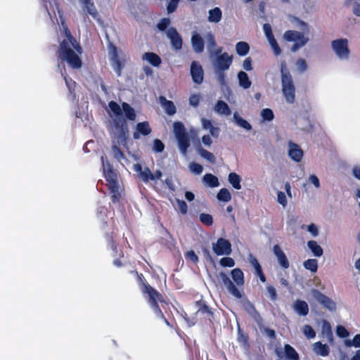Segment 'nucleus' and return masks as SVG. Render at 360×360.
<instances>
[{
	"label": "nucleus",
	"instance_id": "nucleus-36",
	"mask_svg": "<svg viewBox=\"0 0 360 360\" xmlns=\"http://www.w3.org/2000/svg\"><path fill=\"white\" fill-rule=\"evenodd\" d=\"M236 51L238 55L245 56L250 51V46L247 42L239 41L236 44Z\"/></svg>",
	"mask_w": 360,
	"mask_h": 360
},
{
	"label": "nucleus",
	"instance_id": "nucleus-34",
	"mask_svg": "<svg viewBox=\"0 0 360 360\" xmlns=\"http://www.w3.org/2000/svg\"><path fill=\"white\" fill-rule=\"evenodd\" d=\"M204 183L211 188L219 186V182L218 178L212 174L208 173L203 176Z\"/></svg>",
	"mask_w": 360,
	"mask_h": 360
},
{
	"label": "nucleus",
	"instance_id": "nucleus-64",
	"mask_svg": "<svg viewBox=\"0 0 360 360\" xmlns=\"http://www.w3.org/2000/svg\"><path fill=\"white\" fill-rule=\"evenodd\" d=\"M337 335L342 338H347L349 335L348 330L342 326H338L336 329Z\"/></svg>",
	"mask_w": 360,
	"mask_h": 360
},
{
	"label": "nucleus",
	"instance_id": "nucleus-61",
	"mask_svg": "<svg viewBox=\"0 0 360 360\" xmlns=\"http://www.w3.org/2000/svg\"><path fill=\"white\" fill-rule=\"evenodd\" d=\"M238 340L243 342L245 345L248 344L249 336L247 333L243 332V330L238 327Z\"/></svg>",
	"mask_w": 360,
	"mask_h": 360
},
{
	"label": "nucleus",
	"instance_id": "nucleus-1",
	"mask_svg": "<svg viewBox=\"0 0 360 360\" xmlns=\"http://www.w3.org/2000/svg\"><path fill=\"white\" fill-rule=\"evenodd\" d=\"M107 129L112 143L125 146L129 136L128 120H134L136 114H108Z\"/></svg>",
	"mask_w": 360,
	"mask_h": 360
},
{
	"label": "nucleus",
	"instance_id": "nucleus-13",
	"mask_svg": "<svg viewBox=\"0 0 360 360\" xmlns=\"http://www.w3.org/2000/svg\"><path fill=\"white\" fill-rule=\"evenodd\" d=\"M191 75L193 81L197 84H200L204 79V70L202 67L197 62L193 61L191 65Z\"/></svg>",
	"mask_w": 360,
	"mask_h": 360
},
{
	"label": "nucleus",
	"instance_id": "nucleus-16",
	"mask_svg": "<svg viewBox=\"0 0 360 360\" xmlns=\"http://www.w3.org/2000/svg\"><path fill=\"white\" fill-rule=\"evenodd\" d=\"M273 252H274V254L276 255L281 266L284 269L289 268V266H290L289 261H288L285 254L282 250V249L281 248V247L278 244H276L274 245Z\"/></svg>",
	"mask_w": 360,
	"mask_h": 360
},
{
	"label": "nucleus",
	"instance_id": "nucleus-37",
	"mask_svg": "<svg viewBox=\"0 0 360 360\" xmlns=\"http://www.w3.org/2000/svg\"><path fill=\"white\" fill-rule=\"evenodd\" d=\"M229 181L235 189L239 190L241 188V178L238 174L231 172L229 174Z\"/></svg>",
	"mask_w": 360,
	"mask_h": 360
},
{
	"label": "nucleus",
	"instance_id": "nucleus-4",
	"mask_svg": "<svg viewBox=\"0 0 360 360\" xmlns=\"http://www.w3.org/2000/svg\"><path fill=\"white\" fill-rule=\"evenodd\" d=\"M283 37L287 41L295 42V44L291 47V51L293 52L304 46L308 41V38L305 37L303 33L295 30L285 31L283 34Z\"/></svg>",
	"mask_w": 360,
	"mask_h": 360
},
{
	"label": "nucleus",
	"instance_id": "nucleus-52",
	"mask_svg": "<svg viewBox=\"0 0 360 360\" xmlns=\"http://www.w3.org/2000/svg\"><path fill=\"white\" fill-rule=\"evenodd\" d=\"M345 345L347 347H360V334L355 335L352 340H347Z\"/></svg>",
	"mask_w": 360,
	"mask_h": 360
},
{
	"label": "nucleus",
	"instance_id": "nucleus-58",
	"mask_svg": "<svg viewBox=\"0 0 360 360\" xmlns=\"http://www.w3.org/2000/svg\"><path fill=\"white\" fill-rule=\"evenodd\" d=\"M266 288L270 300L273 302L277 300L278 295L276 288L271 285H266Z\"/></svg>",
	"mask_w": 360,
	"mask_h": 360
},
{
	"label": "nucleus",
	"instance_id": "nucleus-15",
	"mask_svg": "<svg viewBox=\"0 0 360 360\" xmlns=\"http://www.w3.org/2000/svg\"><path fill=\"white\" fill-rule=\"evenodd\" d=\"M136 275L137 276L139 286L143 294L147 295L148 296L153 293L155 294V292L158 290L148 284L143 274H139L136 271Z\"/></svg>",
	"mask_w": 360,
	"mask_h": 360
},
{
	"label": "nucleus",
	"instance_id": "nucleus-31",
	"mask_svg": "<svg viewBox=\"0 0 360 360\" xmlns=\"http://www.w3.org/2000/svg\"><path fill=\"white\" fill-rule=\"evenodd\" d=\"M284 354L287 360H299L300 355L289 344L284 345Z\"/></svg>",
	"mask_w": 360,
	"mask_h": 360
},
{
	"label": "nucleus",
	"instance_id": "nucleus-26",
	"mask_svg": "<svg viewBox=\"0 0 360 360\" xmlns=\"http://www.w3.org/2000/svg\"><path fill=\"white\" fill-rule=\"evenodd\" d=\"M143 60H146L154 67H158L162 63L161 58L153 52H146L143 55Z\"/></svg>",
	"mask_w": 360,
	"mask_h": 360
},
{
	"label": "nucleus",
	"instance_id": "nucleus-35",
	"mask_svg": "<svg viewBox=\"0 0 360 360\" xmlns=\"http://www.w3.org/2000/svg\"><path fill=\"white\" fill-rule=\"evenodd\" d=\"M307 246L312 252L314 256L321 257L323 255V251L322 248L315 240H309L307 242Z\"/></svg>",
	"mask_w": 360,
	"mask_h": 360
},
{
	"label": "nucleus",
	"instance_id": "nucleus-3",
	"mask_svg": "<svg viewBox=\"0 0 360 360\" xmlns=\"http://www.w3.org/2000/svg\"><path fill=\"white\" fill-rule=\"evenodd\" d=\"M281 75L282 92L283 96L288 103H293L295 100V86L294 85L292 77L285 60H283L281 63Z\"/></svg>",
	"mask_w": 360,
	"mask_h": 360
},
{
	"label": "nucleus",
	"instance_id": "nucleus-53",
	"mask_svg": "<svg viewBox=\"0 0 360 360\" xmlns=\"http://www.w3.org/2000/svg\"><path fill=\"white\" fill-rule=\"evenodd\" d=\"M268 41L274 51V54L276 56L280 55L281 53V49L278 46L276 39L274 38V36L269 39Z\"/></svg>",
	"mask_w": 360,
	"mask_h": 360
},
{
	"label": "nucleus",
	"instance_id": "nucleus-56",
	"mask_svg": "<svg viewBox=\"0 0 360 360\" xmlns=\"http://www.w3.org/2000/svg\"><path fill=\"white\" fill-rule=\"evenodd\" d=\"M176 204L179 212L185 215L188 213V205L183 200L176 199Z\"/></svg>",
	"mask_w": 360,
	"mask_h": 360
},
{
	"label": "nucleus",
	"instance_id": "nucleus-8",
	"mask_svg": "<svg viewBox=\"0 0 360 360\" xmlns=\"http://www.w3.org/2000/svg\"><path fill=\"white\" fill-rule=\"evenodd\" d=\"M212 250L217 255H229L232 252L231 243L227 239L219 238L212 244Z\"/></svg>",
	"mask_w": 360,
	"mask_h": 360
},
{
	"label": "nucleus",
	"instance_id": "nucleus-9",
	"mask_svg": "<svg viewBox=\"0 0 360 360\" xmlns=\"http://www.w3.org/2000/svg\"><path fill=\"white\" fill-rule=\"evenodd\" d=\"M163 302V296L158 291L155 292V294L153 293L148 296V303L150 304L151 308L154 310L155 314L157 315V316L163 319L165 322L169 324L158 304V302Z\"/></svg>",
	"mask_w": 360,
	"mask_h": 360
},
{
	"label": "nucleus",
	"instance_id": "nucleus-7",
	"mask_svg": "<svg viewBox=\"0 0 360 360\" xmlns=\"http://www.w3.org/2000/svg\"><path fill=\"white\" fill-rule=\"evenodd\" d=\"M217 277L221 279V283L226 288L228 292L237 299H240L243 294L240 290L236 286L233 281L229 278V276L223 271L219 273Z\"/></svg>",
	"mask_w": 360,
	"mask_h": 360
},
{
	"label": "nucleus",
	"instance_id": "nucleus-60",
	"mask_svg": "<svg viewBox=\"0 0 360 360\" xmlns=\"http://www.w3.org/2000/svg\"><path fill=\"white\" fill-rule=\"evenodd\" d=\"M189 169H191V171L195 174H200L202 172V170H203V167L201 165H200L199 163H197V162H191L190 165H189Z\"/></svg>",
	"mask_w": 360,
	"mask_h": 360
},
{
	"label": "nucleus",
	"instance_id": "nucleus-45",
	"mask_svg": "<svg viewBox=\"0 0 360 360\" xmlns=\"http://www.w3.org/2000/svg\"><path fill=\"white\" fill-rule=\"evenodd\" d=\"M214 110L216 112H231L228 104L223 101H218Z\"/></svg>",
	"mask_w": 360,
	"mask_h": 360
},
{
	"label": "nucleus",
	"instance_id": "nucleus-51",
	"mask_svg": "<svg viewBox=\"0 0 360 360\" xmlns=\"http://www.w3.org/2000/svg\"><path fill=\"white\" fill-rule=\"evenodd\" d=\"M171 20L168 18H163L157 24V28L161 31H165L167 27L170 25Z\"/></svg>",
	"mask_w": 360,
	"mask_h": 360
},
{
	"label": "nucleus",
	"instance_id": "nucleus-19",
	"mask_svg": "<svg viewBox=\"0 0 360 360\" xmlns=\"http://www.w3.org/2000/svg\"><path fill=\"white\" fill-rule=\"evenodd\" d=\"M104 177L107 181V186L117 184L118 183L117 174L113 169L112 165H108V168L103 167Z\"/></svg>",
	"mask_w": 360,
	"mask_h": 360
},
{
	"label": "nucleus",
	"instance_id": "nucleus-43",
	"mask_svg": "<svg viewBox=\"0 0 360 360\" xmlns=\"http://www.w3.org/2000/svg\"><path fill=\"white\" fill-rule=\"evenodd\" d=\"M174 133L176 138L188 134L184 124L180 122L174 123Z\"/></svg>",
	"mask_w": 360,
	"mask_h": 360
},
{
	"label": "nucleus",
	"instance_id": "nucleus-62",
	"mask_svg": "<svg viewBox=\"0 0 360 360\" xmlns=\"http://www.w3.org/2000/svg\"><path fill=\"white\" fill-rule=\"evenodd\" d=\"M179 0H170L167 4V9L169 13L174 12L178 6Z\"/></svg>",
	"mask_w": 360,
	"mask_h": 360
},
{
	"label": "nucleus",
	"instance_id": "nucleus-21",
	"mask_svg": "<svg viewBox=\"0 0 360 360\" xmlns=\"http://www.w3.org/2000/svg\"><path fill=\"white\" fill-rule=\"evenodd\" d=\"M179 149L181 153L186 155L188 148L190 147V138L188 134L176 137Z\"/></svg>",
	"mask_w": 360,
	"mask_h": 360
},
{
	"label": "nucleus",
	"instance_id": "nucleus-59",
	"mask_svg": "<svg viewBox=\"0 0 360 360\" xmlns=\"http://www.w3.org/2000/svg\"><path fill=\"white\" fill-rule=\"evenodd\" d=\"M111 62H112V65L114 70L116 72L117 75L118 76H120L123 66H122V62H121L120 58H117V59H114V60H111Z\"/></svg>",
	"mask_w": 360,
	"mask_h": 360
},
{
	"label": "nucleus",
	"instance_id": "nucleus-14",
	"mask_svg": "<svg viewBox=\"0 0 360 360\" xmlns=\"http://www.w3.org/2000/svg\"><path fill=\"white\" fill-rule=\"evenodd\" d=\"M167 36L170 39L171 45L175 50L182 48V38L174 27H169L167 30Z\"/></svg>",
	"mask_w": 360,
	"mask_h": 360
},
{
	"label": "nucleus",
	"instance_id": "nucleus-54",
	"mask_svg": "<svg viewBox=\"0 0 360 360\" xmlns=\"http://www.w3.org/2000/svg\"><path fill=\"white\" fill-rule=\"evenodd\" d=\"M219 264L223 267H233L235 266V261L231 257H225L219 260Z\"/></svg>",
	"mask_w": 360,
	"mask_h": 360
},
{
	"label": "nucleus",
	"instance_id": "nucleus-11",
	"mask_svg": "<svg viewBox=\"0 0 360 360\" xmlns=\"http://www.w3.org/2000/svg\"><path fill=\"white\" fill-rule=\"evenodd\" d=\"M311 294L321 304L323 307L329 309L330 311H334L336 309L335 303L321 292L316 289L311 290Z\"/></svg>",
	"mask_w": 360,
	"mask_h": 360
},
{
	"label": "nucleus",
	"instance_id": "nucleus-30",
	"mask_svg": "<svg viewBox=\"0 0 360 360\" xmlns=\"http://www.w3.org/2000/svg\"><path fill=\"white\" fill-rule=\"evenodd\" d=\"M111 194V201L114 203H118L121 199L122 195L120 191L119 184L108 186Z\"/></svg>",
	"mask_w": 360,
	"mask_h": 360
},
{
	"label": "nucleus",
	"instance_id": "nucleus-5",
	"mask_svg": "<svg viewBox=\"0 0 360 360\" xmlns=\"http://www.w3.org/2000/svg\"><path fill=\"white\" fill-rule=\"evenodd\" d=\"M233 62V56L227 52H224L220 56H217L212 61L214 70L226 71L229 69Z\"/></svg>",
	"mask_w": 360,
	"mask_h": 360
},
{
	"label": "nucleus",
	"instance_id": "nucleus-46",
	"mask_svg": "<svg viewBox=\"0 0 360 360\" xmlns=\"http://www.w3.org/2000/svg\"><path fill=\"white\" fill-rule=\"evenodd\" d=\"M198 151L201 157L206 159L211 163H214L215 162V157L211 152L201 148L200 146L198 149Z\"/></svg>",
	"mask_w": 360,
	"mask_h": 360
},
{
	"label": "nucleus",
	"instance_id": "nucleus-48",
	"mask_svg": "<svg viewBox=\"0 0 360 360\" xmlns=\"http://www.w3.org/2000/svg\"><path fill=\"white\" fill-rule=\"evenodd\" d=\"M240 114H233V117L236 120V122L241 127L245 129L246 130H250L251 129L250 124L243 119L239 116Z\"/></svg>",
	"mask_w": 360,
	"mask_h": 360
},
{
	"label": "nucleus",
	"instance_id": "nucleus-40",
	"mask_svg": "<svg viewBox=\"0 0 360 360\" xmlns=\"http://www.w3.org/2000/svg\"><path fill=\"white\" fill-rule=\"evenodd\" d=\"M248 306L250 307L251 311H249V314H251L252 317L257 322L259 326H261L263 321V319L258 311L256 309L254 304L252 303H249Z\"/></svg>",
	"mask_w": 360,
	"mask_h": 360
},
{
	"label": "nucleus",
	"instance_id": "nucleus-42",
	"mask_svg": "<svg viewBox=\"0 0 360 360\" xmlns=\"http://www.w3.org/2000/svg\"><path fill=\"white\" fill-rule=\"evenodd\" d=\"M303 265L306 269L309 270L313 273L317 271L318 262L316 259H308L304 262Z\"/></svg>",
	"mask_w": 360,
	"mask_h": 360
},
{
	"label": "nucleus",
	"instance_id": "nucleus-44",
	"mask_svg": "<svg viewBox=\"0 0 360 360\" xmlns=\"http://www.w3.org/2000/svg\"><path fill=\"white\" fill-rule=\"evenodd\" d=\"M207 38V49L208 51V53H212V50H214L217 47V43L215 40L214 36L209 33L206 36Z\"/></svg>",
	"mask_w": 360,
	"mask_h": 360
},
{
	"label": "nucleus",
	"instance_id": "nucleus-57",
	"mask_svg": "<svg viewBox=\"0 0 360 360\" xmlns=\"http://www.w3.org/2000/svg\"><path fill=\"white\" fill-rule=\"evenodd\" d=\"M303 333L309 339H312L316 336V332L314 328L309 325H305L303 327Z\"/></svg>",
	"mask_w": 360,
	"mask_h": 360
},
{
	"label": "nucleus",
	"instance_id": "nucleus-6",
	"mask_svg": "<svg viewBox=\"0 0 360 360\" xmlns=\"http://www.w3.org/2000/svg\"><path fill=\"white\" fill-rule=\"evenodd\" d=\"M331 45L333 51L340 58H348L349 49L348 48V41L347 39L333 40Z\"/></svg>",
	"mask_w": 360,
	"mask_h": 360
},
{
	"label": "nucleus",
	"instance_id": "nucleus-39",
	"mask_svg": "<svg viewBox=\"0 0 360 360\" xmlns=\"http://www.w3.org/2000/svg\"><path fill=\"white\" fill-rule=\"evenodd\" d=\"M217 198L219 201L222 202H229L231 200V194L230 191L226 188H223L219 190L217 195Z\"/></svg>",
	"mask_w": 360,
	"mask_h": 360
},
{
	"label": "nucleus",
	"instance_id": "nucleus-17",
	"mask_svg": "<svg viewBox=\"0 0 360 360\" xmlns=\"http://www.w3.org/2000/svg\"><path fill=\"white\" fill-rule=\"evenodd\" d=\"M64 34L66 37V39H64L62 41H65L67 45H72V47L79 53H82L83 50L79 44L76 40V39L72 35L70 30L65 27H64Z\"/></svg>",
	"mask_w": 360,
	"mask_h": 360
},
{
	"label": "nucleus",
	"instance_id": "nucleus-25",
	"mask_svg": "<svg viewBox=\"0 0 360 360\" xmlns=\"http://www.w3.org/2000/svg\"><path fill=\"white\" fill-rule=\"evenodd\" d=\"M294 309L300 315L305 316L309 313V306L304 300H297L294 303Z\"/></svg>",
	"mask_w": 360,
	"mask_h": 360
},
{
	"label": "nucleus",
	"instance_id": "nucleus-32",
	"mask_svg": "<svg viewBox=\"0 0 360 360\" xmlns=\"http://www.w3.org/2000/svg\"><path fill=\"white\" fill-rule=\"evenodd\" d=\"M238 79L240 86L245 89H249L251 86V81L249 79L248 74L243 71H240L238 73Z\"/></svg>",
	"mask_w": 360,
	"mask_h": 360
},
{
	"label": "nucleus",
	"instance_id": "nucleus-41",
	"mask_svg": "<svg viewBox=\"0 0 360 360\" xmlns=\"http://www.w3.org/2000/svg\"><path fill=\"white\" fill-rule=\"evenodd\" d=\"M161 103L165 108L166 112H176V107L172 101H168L164 96L160 97Z\"/></svg>",
	"mask_w": 360,
	"mask_h": 360
},
{
	"label": "nucleus",
	"instance_id": "nucleus-22",
	"mask_svg": "<svg viewBox=\"0 0 360 360\" xmlns=\"http://www.w3.org/2000/svg\"><path fill=\"white\" fill-rule=\"evenodd\" d=\"M231 276L236 287L243 286L245 283L244 274L240 269L235 268L232 269L231 271Z\"/></svg>",
	"mask_w": 360,
	"mask_h": 360
},
{
	"label": "nucleus",
	"instance_id": "nucleus-23",
	"mask_svg": "<svg viewBox=\"0 0 360 360\" xmlns=\"http://www.w3.org/2000/svg\"><path fill=\"white\" fill-rule=\"evenodd\" d=\"M136 171L139 173V175L143 181L147 183L149 181H154L153 173L150 172L148 167H145L143 170L141 165L137 164L136 165Z\"/></svg>",
	"mask_w": 360,
	"mask_h": 360
},
{
	"label": "nucleus",
	"instance_id": "nucleus-10",
	"mask_svg": "<svg viewBox=\"0 0 360 360\" xmlns=\"http://www.w3.org/2000/svg\"><path fill=\"white\" fill-rule=\"evenodd\" d=\"M163 302V296L158 291L155 292V294L153 293L148 296V303L150 304L151 308L154 310L155 314L157 315V316L163 319L165 322L169 324L158 304V302Z\"/></svg>",
	"mask_w": 360,
	"mask_h": 360
},
{
	"label": "nucleus",
	"instance_id": "nucleus-49",
	"mask_svg": "<svg viewBox=\"0 0 360 360\" xmlns=\"http://www.w3.org/2000/svg\"><path fill=\"white\" fill-rule=\"evenodd\" d=\"M61 75L65 80L67 87L68 88L70 93H72L73 91H75L76 82L72 80L65 72L63 73L61 72Z\"/></svg>",
	"mask_w": 360,
	"mask_h": 360
},
{
	"label": "nucleus",
	"instance_id": "nucleus-24",
	"mask_svg": "<svg viewBox=\"0 0 360 360\" xmlns=\"http://www.w3.org/2000/svg\"><path fill=\"white\" fill-rule=\"evenodd\" d=\"M250 262L251 265L254 267L255 270V274L259 276V280L262 283L266 282V276L263 273L261 265L259 264L258 260L252 255H250Z\"/></svg>",
	"mask_w": 360,
	"mask_h": 360
},
{
	"label": "nucleus",
	"instance_id": "nucleus-50",
	"mask_svg": "<svg viewBox=\"0 0 360 360\" xmlns=\"http://www.w3.org/2000/svg\"><path fill=\"white\" fill-rule=\"evenodd\" d=\"M152 150L155 153H160L163 152L165 150V144L162 143L161 140L155 139H154L153 143Z\"/></svg>",
	"mask_w": 360,
	"mask_h": 360
},
{
	"label": "nucleus",
	"instance_id": "nucleus-12",
	"mask_svg": "<svg viewBox=\"0 0 360 360\" xmlns=\"http://www.w3.org/2000/svg\"><path fill=\"white\" fill-rule=\"evenodd\" d=\"M195 305L198 308L196 314H199L202 316L203 319L212 322L214 318V313L212 309L207 304L206 302L203 300H200L195 302Z\"/></svg>",
	"mask_w": 360,
	"mask_h": 360
},
{
	"label": "nucleus",
	"instance_id": "nucleus-20",
	"mask_svg": "<svg viewBox=\"0 0 360 360\" xmlns=\"http://www.w3.org/2000/svg\"><path fill=\"white\" fill-rule=\"evenodd\" d=\"M191 44L195 52L200 53L205 49V42L202 37L198 33H194L191 37Z\"/></svg>",
	"mask_w": 360,
	"mask_h": 360
},
{
	"label": "nucleus",
	"instance_id": "nucleus-2",
	"mask_svg": "<svg viewBox=\"0 0 360 360\" xmlns=\"http://www.w3.org/2000/svg\"><path fill=\"white\" fill-rule=\"evenodd\" d=\"M56 54L62 61H65L72 69H80L82 66L79 53L72 47V45L68 46L65 41L60 42Z\"/></svg>",
	"mask_w": 360,
	"mask_h": 360
},
{
	"label": "nucleus",
	"instance_id": "nucleus-63",
	"mask_svg": "<svg viewBox=\"0 0 360 360\" xmlns=\"http://www.w3.org/2000/svg\"><path fill=\"white\" fill-rule=\"evenodd\" d=\"M296 66L297 68V70L303 72L307 69V65L306 61L302 58H299L296 62Z\"/></svg>",
	"mask_w": 360,
	"mask_h": 360
},
{
	"label": "nucleus",
	"instance_id": "nucleus-33",
	"mask_svg": "<svg viewBox=\"0 0 360 360\" xmlns=\"http://www.w3.org/2000/svg\"><path fill=\"white\" fill-rule=\"evenodd\" d=\"M222 13L219 8L215 7L209 11L208 20L211 22H219L221 20Z\"/></svg>",
	"mask_w": 360,
	"mask_h": 360
},
{
	"label": "nucleus",
	"instance_id": "nucleus-38",
	"mask_svg": "<svg viewBox=\"0 0 360 360\" xmlns=\"http://www.w3.org/2000/svg\"><path fill=\"white\" fill-rule=\"evenodd\" d=\"M119 145L120 144H117L116 142L113 143V145L112 146V152L113 158L118 162H121L122 160L125 159V155Z\"/></svg>",
	"mask_w": 360,
	"mask_h": 360
},
{
	"label": "nucleus",
	"instance_id": "nucleus-47",
	"mask_svg": "<svg viewBox=\"0 0 360 360\" xmlns=\"http://www.w3.org/2000/svg\"><path fill=\"white\" fill-rule=\"evenodd\" d=\"M199 219L202 224L207 226H212L214 222L212 216L207 213H201L199 215Z\"/></svg>",
	"mask_w": 360,
	"mask_h": 360
},
{
	"label": "nucleus",
	"instance_id": "nucleus-27",
	"mask_svg": "<svg viewBox=\"0 0 360 360\" xmlns=\"http://www.w3.org/2000/svg\"><path fill=\"white\" fill-rule=\"evenodd\" d=\"M82 4L83 10L86 13V14L91 15L94 18H96L98 16V11L92 0H82Z\"/></svg>",
	"mask_w": 360,
	"mask_h": 360
},
{
	"label": "nucleus",
	"instance_id": "nucleus-18",
	"mask_svg": "<svg viewBox=\"0 0 360 360\" xmlns=\"http://www.w3.org/2000/svg\"><path fill=\"white\" fill-rule=\"evenodd\" d=\"M288 155L292 160L299 162L303 157V151L297 143L290 141Z\"/></svg>",
	"mask_w": 360,
	"mask_h": 360
},
{
	"label": "nucleus",
	"instance_id": "nucleus-55",
	"mask_svg": "<svg viewBox=\"0 0 360 360\" xmlns=\"http://www.w3.org/2000/svg\"><path fill=\"white\" fill-rule=\"evenodd\" d=\"M215 74L217 77V80L221 86L226 85V75L225 71L214 70Z\"/></svg>",
	"mask_w": 360,
	"mask_h": 360
},
{
	"label": "nucleus",
	"instance_id": "nucleus-28",
	"mask_svg": "<svg viewBox=\"0 0 360 360\" xmlns=\"http://www.w3.org/2000/svg\"><path fill=\"white\" fill-rule=\"evenodd\" d=\"M136 129L138 132L134 133V138L138 139L139 137V133L143 136H147L151 132V129L148 122H142L137 124Z\"/></svg>",
	"mask_w": 360,
	"mask_h": 360
},
{
	"label": "nucleus",
	"instance_id": "nucleus-29",
	"mask_svg": "<svg viewBox=\"0 0 360 360\" xmlns=\"http://www.w3.org/2000/svg\"><path fill=\"white\" fill-rule=\"evenodd\" d=\"M314 351L321 356H326L330 353V347L327 344L319 341L314 344Z\"/></svg>",
	"mask_w": 360,
	"mask_h": 360
}]
</instances>
